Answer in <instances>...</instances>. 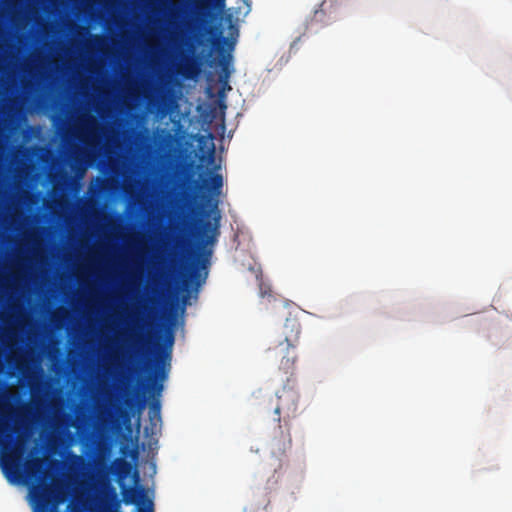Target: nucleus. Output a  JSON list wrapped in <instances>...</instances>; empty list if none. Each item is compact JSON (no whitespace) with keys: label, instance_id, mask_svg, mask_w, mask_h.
Wrapping results in <instances>:
<instances>
[{"label":"nucleus","instance_id":"f257e3e1","mask_svg":"<svg viewBox=\"0 0 512 512\" xmlns=\"http://www.w3.org/2000/svg\"><path fill=\"white\" fill-rule=\"evenodd\" d=\"M23 454V443L16 441L10 453L0 458L1 471L10 484H20L26 476L31 481L29 497L32 505L40 503L45 509L49 498L59 494L54 485L48 481L45 459L33 457L23 463Z\"/></svg>","mask_w":512,"mask_h":512},{"label":"nucleus","instance_id":"f03ea898","mask_svg":"<svg viewBox=\"0 0 512 512\" xmlns=\"http://www.w3.org/2000/svg\"><path fill=\"white\" fill-rule=\"evenodd\" d=\"M299 395L291 389H283L277 395V405L274 409V420L278 422L280 438L273 440V453L285 455L292 446L290 420L297 416Z\"/></svg>","mask_w":512,"mask_h":512},{"label":"nucleus","instance_id":"7ed1b4c3","mask_svg":"<svg viewBox=\"0 0 512 512\" xmlns=\"http://www.w3.org/2000/svg\"><path fill=\"white\" fill-rule=\"evenodd\" d=\"M197 188L205 191L202 195V199L210 207V210L205 212V217L208 218L210 214L213 213V221L210 219L202 221L201 234L205 243H213L219 235L221 215L218 210V197L222 193L223 177L219 173H212L210 177L204 179L201 184H197Z\"/></svg>","mask_w":512,"mask_h":512},{"label":"nucleus","instance_id":"20e7f679","mask_svg":"<svg viewBox=\"0 0 512 512\" xmlns=\"http://www.w3.org/2000/svg\"><path fill=\"white\" fill-rule=\"evenodd\" d=\"M283 339L270 347L268 352L275 360H279V369L285 374H292L297 360L296 347L301 334V324L296 317L286 318L283 326Z\"/></svg>","mask_w":512,"mask_h":512},{"label":"nucleus","instance_id":"39448f33","mask_svg":"<svg viewBox=\"0 0 512 512\" xmlns=\"http://www.w3.org/2000/svg\"><path fill=\"white\" fill-rule=\"evenodd\" d=\"M167 348L157 357L153 370L148 376L149 386L153 391V395L160 396L164 386L163 382L168 377L170 369L171 347L174 342V336L171 332L167 335Z\"/></svg>","mask_w":512,"mask_h":512},{"label":"nucleus","instance_id":"423d86ee","mask_svg":"<svg viewBox=\"0 0 512 512\" xmlns=\"http://www.w3.org/2000/svg\"><path fill=\"white\" fill-rule=\"evenodd\" d=\"M6 71H55V72H70V71H87V72H102V71H119L121 66H0V72Z\"/></svg>","mask_w":512,"mask_h":512},{"label":"nucleus","instance_id":"0eeeda50","mask_svg":"<svg viewBox=\"0 0 512 512\" xmlns=\"http://www.w3.org/2000/svg\"><path fill=\"white\" fill-rule=\"evenodd\" d=\"M7 35V31L0 21V39ZM0 64H116V60L105 61V60H0Z\"/></svg>","mask_w":512,"mask_h":512},{"label":"nucleus","instance_id":"6e6552de","mask_svg":"<svg viewBox=\"0 0 512 512\" xmlns=\"http://www.w3.org/2000/svg\"><path fill=\"white\" fill-rule=\"evenodd\" d=\"M123 501L125 504H137L138 512H153V502L146 500V491L143 486L123 487Z\"/></svg>","mask_w":512,"mask_h":512},{"label":"nucleus","instance_id":"1a4fd4ad","mask_svg":"<svg viewBox=\"0 0 512 512\" xmlns=\"http://www.w3.org/2000/svg\"><path fill=\"white\" fill-rule=\"evenodd\" d=\"M157 109L163 115H166L176 107V94L172 86L168 84L160 85L157 89Z\"/></svg>","mask_w":512,"mask_h":512},{"label":"nucleus","instance_id":"9d476101","mask_svg":"<svg viewBox=\"0 0 512 512\" xmlns=\"http://www.w3.org/2000/svg\"><path fill=\"white\" fill-rule=\"evenodd\" d=\"M208 264L209 260L207 257L197 259L191 266L188 275L184 276V283L187 285L188 280H191L196 286L204 283L208 275Z\"/></svg>","mask_w":512,"mask_h":512},{"label":"nucleus","instance_id":"9b49d317","mask_svg":"<svg viewBox=\"0 0 512 512\" xmlns=\"http://www.w3.org/2000/svg\"><path fill=\"white\" fill-rule=\"evenodd\" d=\"M183 241L180 238H176L174 241V249L168 254V258L163 260V264L167 267L168 271L172 274L176 273L180 266V255L177 248L182 246Z\"/></svg>","mask_w":512,"mask_h":512},{"label":"nucleus","instance_id":"f8f14e48","mask_svg":"<svg viewBox=\"0 0 512 512\" xmlns=\"http://www.w3.org/2000/svg\"><path fill=\"white\" fill-rule=\"evenodd\" d=\"M326 6H327V1L325 0L320 4L319 9L315 10L314 15L311 20L312 23H314V22L320 23L323 26H326L336 20V17L331 15L332 14L331 11L329 12V15H327V7Z\"/></svg>","mask_w":512,"mask_h":512},{"label":"nucleus","instance_id":"ddd939ff","mask_svg":"<svg viewBox=\"0 0 512 512\" xmlns=\"http://www.w3.org/2000/svg\"><path fill=\"white\" fill-rule=\"evenodd\" d=\"M149 422L152 427L161 423V404L158 398H154L149 405Z\"/></svg>","mask_w":512,"mask_h":512},{"label":"nucleus","instance_id":"4468645a","mask_svg":"<svg viewBox=\"0 0 512 512\" xmlns=\"http://www.w3.org/2000/svg\"><path fill=\"white\" fill-rule=\"evenodd\" d=\"M132 466L122 458L115 460V474L119 479H125L131 472Z\"/></svg>","mask_w":512,"mask_h":512},{"label":"nucleus","instance_id":"2eb2a0df","mask_svg":"<svg viewBox=\"0 0 512 512\" xmlns=\"http://www.w3.org/2000/svg\"><path fill=\"white\" fill-rule=\"evenodd\" d=\"M10 399V396L0 386V413L9 416L14 413V407L6 400Z\"/></svg>","mask_w":512,"mask_h":512},{"label":"nucleus","instance_id":"dca6fc26","mask_svg":"<svg viewBox=\"0 0 512 512\" xmlns=\"http://www.w3.org/2000/svg\"><path fill=\"white\" fill-rule=\"evenodd\" d=\"M60 503L59 495L49 498L47 507L44 509L40 503L33 504L34 512H58L57 505Z\"/></svg>","mask_w":512,"mask_h":512},{"label":"nucleus","instance_id":"f3484780","mask_svg":"<svg viewBox=\"0 0 512 512\" xmlns=\"http://www.w3.org/2000/svg\"><path fill=\"white\" fill-rule=\"evenodd\" d=\"M103 43L104 39L101 35H92L86 45L88 48L94 49L99 48Z\"/></svg>","mask_w":512,"mask_h":512},{"label":"nucleus","instance_id":"a211bd4d","mask_svg":"<svg viewBox=\"0 0 512 512\" xmlns=\"http://www.w3.org/2000/svg\"><path fill=\"white\" fill-rule=\"evenodd\" d=\"M224 2H225V0H214V5L217 8H222V7H224Z\"/></svg>","mask_w":512,"mask_h":512},{"label":"nucleus","instance_id":"6ab92c4d","mask_svg":"<svg viewBox=\"0 0 512 512\" xmlns=\"http://www.w3.org/2000/svg\"><path fill=\"white\" fill-rule=\"evenodd\" d=\"M13 23H14L15 28H17V29H18V28L20 27V24H19V22H18V19H17L15 16H13Z\"/></svg>","mask_w":512,"mask_h":512},{"label":"nucleus","instance_id":"aec40b11","mask_svg":"<svg viewBox=\"0 0 512 512\" xmlns=\"http://www.w3.org/2000/svg\"><path fill=\"white\" fill-rule=\"evenodd\" d=\"M80 29H81L84 33H86V31H87V29H86L85 27H80Z\"/></svg>","mask_w":512,"mask_h":512}]
</instances>
